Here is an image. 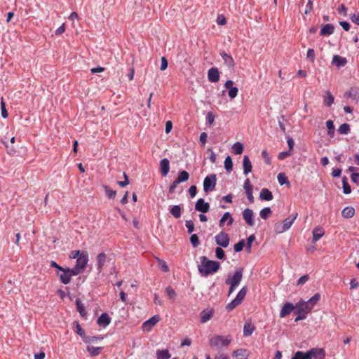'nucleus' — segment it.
<instances>
[{"instance_id":"1","label":"nucleus","mask_w":359,"mask_h":359,"mask_svg":"<svg viewBox=\"0 0 359 359\" xmlns=\"http://www.w3.org/2000/svg\"><path fill=\"white\" fill-rule=\"evenodd\" d=\"M200 262L201 264L198 265V269L202 276H208L210 274L215 273L220 267L219 262L209 260L205 256L200 257Z\"/></svg>"},{"instance_id":"2","label":"nucleus","mask_w":359,"mask_h":359,"mask_svg":"<svg viewBox=\"0 0 359 359\" xmlns=\"http://www.w3.org/2000/svg\"><path fill=\"white\" fill-rule=\"evenodd\" d=\"M298 214L296 213L292 217H288L283 222V224L276 223L274 225L275 231L277 233H282L288 230L292 225L294 220L297 219Z\"/></svg>"},{"instance_id":"3","label":"nucleus","mask_w":359,"mask_h":359,"mask_svg":"<svg viewBox=\"0 0 359 359\" xmlns=\"http://www.w3.org/2000/svg\"><path fill=\"white\" fill-rule=\"evenodd\" d=\"M231 342V339L223 336L216 335L210 339L211 346L219 348L220 346H227Z\"/></svg>"},{"instance_id":"4","label":"nucleus","mask_w":359,"mask_h":359,"mask_svg":"<svg viewBox=\"0 0 359 359\" xmlns=\"http://www.w3.org/2000/svg\"><path fill=\"white\" fill-rule=\"evenodd\" d=\"M217 182L216 175L212 174L207 176L203 182V190L205 193L212 191L215 189Z\"/></svg>"},{"instance_id":"5","label":"nucleus","mask_w":359,"mask_h":359,"mask_svg":"<svg viewBox=\"0 0 359 359\" xmlns=\"http://www.w3.org/2000/svg\"><path fill=\"white\" fill-rule=\"evenodd\" d=\"M243 278V269H240L235 271L232 277L229 276L228 278L226 279V284L227 285H233V286H238Z\"/></svg>"},{"instance_id":"6","label":"nucleus","mask_w":359,"mask_h":359,"mask_svg":"<svg viewBox=\"0 0 359 359\" xmlns=\"http://www.w3.org/2000/svg\"><path fill=\"white\" fill-rule=\"evenodd\" d=\"M294 309H296L295 313L299 315L304 313L306 316L312 310V306H309V303H304V300H300L296 304Z\"/></svg>"},{"instance_id":"7","label":"nucleus","mask_w":359,"mask_h":359,"mask_svg":"<svg viewBox=\"0 0 359 359\" xmlns=\"http://www.w3.org/2000/svg\"><path fill=\"white\" fill-rule=\"evenodd\" d=\"M160 319L161 318L158 315L152 316L151 318L143 323L142 325V330L147 332H150L156 323L160 321Z\"/></svg>"},{"instance_id":"8","label":"nucleus","mask_w":359,"mask_h":359,"mask_svg":"<svg viewBox=\"0 0 359 359\" xmlns=\"http://www.w3.org/2000/svg\"><path fill=\"white\" fill-rule=\"evenodd\" d=\"M215 242L217 245L226 248L229 244V237L226 233L221 231L215 236Z\"/></svg>"},{"instance_id":"9","label":"nucleus","mask_w":359,"mask_h":359,"mask_svg":"<svg viewBox=\"0 0 359 359\" xmlns=\"http://www.w3.org/2000/svg\"><path fill=\"white\" fill-rule=\"evenodd\" d=\"M56 274L63 284L67 285L70 283L72 277L69 273V268H62V271H57Z\"/></svg>"},{"instance_id":"10","label":"nucleus","mask_w":359,"mask_h":359,"mask_svg":"<svg viewBox=\"0 0 359 359\" xmlns=\"http://www.w3.org/2000/svg\"><path fill=\"white\" fill-rule=\"evenodd\" d=\"M88 262V254L86 251H82L81 255L77 258L76 266L84 271Z\"/></svg>"},{"instance_id":"11","label":"nucleus","mask_w":359,"mask_h":359,"mask_svg":"<svg viewBox=\"0 0 359 359\" xmlns=\"http://www.w3.org/2000/svg\"><path fill=\"white\" fill-rule=\"evenodd\" d=\"M243 217L246 224L250 226H254V213L251 209L246 208L243 212Z\"/></svg>"},{"instance_id":"12","label":"nucleus","mask_w":359,"mask_h":359,"mask_svg":"<svg viewBox=\"0 0 359 359\" xmlns=\"http://www.w3.org/2000/svg\"><path fill=\"white\" fill-rule=\"evenodd\" d=\"M243 188L249 202L251 203H254L252 185L251 184L250 180L248 178L245 180Z\"/></svg>"},{"instance_id":"13","label":"nucleus","mask_w":359,"mask_h":359,"mask_svg":"<svg viewBox=\"0 0 359 359\" xmlns=\"http://www.w3.org/2000/svg\"><path fill=\"white\" fill-rule=\"evenodd\" d=\"M195 209L197 211L205 213L209 211L210 205L208 203L205 202L203 198H199L196 203Z\"/></svg>"},{"instance_id":"14","label":"nucleus","mask_w":359,"mask_h":359,"mask_svg":"<svg viewBox=\"0 0 359 359\" xmlns=\"http://www.w3.org/2000/svg\"><path fill=\"white\" fill-rule=\"evenodd\" d=\"M208 79L211 83H217L219 80V72L217 67H212L208 72Z\"/></svg>"},{"instance_id":"15","label":"nucleus","mask_w":359,"mask_h":359,"mask_svg":"<svg viewBox=\"0 0 359 359\" xmlns=\"http://www.w3.org/2000/svg\"><path fill=\"white\" fill-rule=\"evenodd\" d=\"M312 359H325V351L321 348H313L309 351Z\"/></svg>"},{"instance_id":"16","label":"nucleus","mask_w":359,"mask_h":359,"mask_svg":"<svg viewBox=\"0 0 359 359\" xmlns=\"http://www.w3.org/2000/svg\"><path fill=\"white\" fill-rule=\"evenodd\" d=\"M223 60H224V65L229 69H233L234 68V66H235V62H234V60L233 59V57L227 54L226 53H225L224 51L220 53Z\"/></svg>"},{"instance_id":"17","label":"nucleus","mask_w":359,"mask_h":359,"mask_svg":"<svg viewBox=\"0 0 359 359\" xmlns=\"http://www.w3.org/2000/svg\"><path fill=\"white\" fill-rule=\"evenodd\" d=\"M294 306L292 303L287 302L285 303L280 312V318H285L286 316L291 313L294 310Z\"/></svg>"},{"instance_id":"18","label":"nucleus","mask_w":359,"mask_h":359,"mask_svg":"<svg viewBox=\"0 0 359 359\" xmlns=\"http://www.w3.org/2000/svg\"><path fill=\"white\" fill-rule=\"evenodd\" d=\"M111 322V318H109V315L106 313H103L101 314V316L97 319V324L103 327H107L108 325H109Z\"/></svg>"},{"instance_id":"19","label":"nucleus","mask_w":359,"mask_h":359,"mask_svg":"<svg viewBox=\"0 0 359 359\" xmlns=\"http://www.w3.org/2000/svg\"><path fill=\"white\" fill-rule=\"evenodd\" d=\"M226 221H228L227 225L231 226L233 224L234 220L230 212H225L219 220V225L220 227L224 226Z\"/></svg>"},{"instance_id":"20","label":"nucleus","mask_w":359,"mask_h":359,"mask_svg":"<svg viewBox=\"0 0 359 359\" xmlns=\"http://www.w3.org/2000/svg\"><path fill=\"white\" fill-rule=\"evenodd\" d=\"M106 259H107V256H106V254L104 252H101V253L98 254V255L97 256V257H96L97 267V270H98L99 273H100L102 271V267L105 264Z\"/></svg>"},{"instance_id":"21","label":"nucleus","mask_w":359,"mask_h":359,"mask_svg":"<svg viewBox=\"0 0 359 359\" xmlns=\"http://www.w3.org/2000/svg\"><path fill=\"white\" fill-rule=\"evenodd\" d=\"M214 315V311L212 309L210 310H204L203 311L200 316H201V322L202 323H205L209 320H210Z\"/></svg>"},{"instance_id":"22","label":"nucleus","mask_w":359,"mask_h":359,"mask_svg":"<svg viewBox=\"0 0 359 359\" xmlns=\"http://www.w3.org/2000/svg\"><path fill=\"white\" fill-rule=\"evenodd\" d=\"M161 172L163 176H166L170 170V163L167 158L160 161Z\"/></svg>"},{"instance_id":"23","label":"nucleus","mask_w":359,"mask_h":359,"mask_svg":"<svg viewBox=\"0 0 359 359\" xmlns=\"http://www.w3.org/2000/svg\"><path fill=\"white\" fill-rule=\"evenodd\" d=\"M259 198L262 201H269L273 199V194L270 190L264 188L260 191Z\"/></svg>"},{"instance_id":"24","label":"nucleus","mask_w":359,"mask_h":359,"mask_svg":"<svg viewBox=\"0 0 359 359\" xmlns=\"http://www.w3.org/2000/svg\"><path fill=\"white\" fill-rule=\"evenodd\" d=\"M255 330V327L250 322H246L243 327V335L248 337L252 334Z\"/></svg>"},{"instance_id":"25","label":"nucleus","mask_w":359,"mask_h":359,"mask_svg":"<svg viewBox=\"0 0 359 359\" xmlns=\"http://www.w3.org/2000/svg\"><path fill=\"white\" fill-rule=\"evenodd\" d=\"M355 215V209L351 206L344 208L341 212V215L344 218H352Z\"/></svg>"},{"instance_id":"26","label":"nucleus","mask_w":359,"mask_h":359,"mask_svg":"<svg viewBox=\"0 0 359 359\" xmlns=\"http://www.w3.org/2000/svg\"><path fill=\"white\" fill-rule=\"evenodd\" d=\"M243 166L244 174L247 175L252 171V163H251L250 158L248 156H244V157H243Z\"/></svg>"},{"instance_id":"27","label":"nucleus","mask_w":359,"mask_h":359,"mask_svg":"<svg viewBox=\"0 0 359 359\" xmlns=\"http://www.w3.org/2000/svg\"><path fill=\"white\" fill-rule=\"evenodd\" d=\"M334 30V27L332 24H326L320 29V35H322V36L331 35L333 34Z\"/></svg>"},{"instance_id":"28","label":"nucleus","mask_w":359,"mask_h":359,"mask_svg":"<svg viewBox=\"0 0 359 359\" xmlns=\"http://www.w3.org/2000/svg\"><path fill=\"white\" fill-rule=\"evenodd\" d=\"M346 62V59L339 55H334L332 58V63L337 67H344Z\"/></svg>"},{"instance_id":"29","label":"nucleus","mask_w":359,"mask_h":359,"mask_svg":"<svg viewBox=\"0 0 359 359\" xmlns=\"http://www.w3.org/2000/svg\"><path fill=\"white\" fill-rule=\"evenodd\" d=\"M170 212L175 218L178 219L182 215V208L179 205H173L171 207Z\"/></svg>"},{"instance_id":"30","label":"nucleus","mask_w":359,"mask_h":359,"mask_svg":"<svg viewBox=\"0 0 359 359\" xmlns=\"http://www.w3.org/2000/svg\"><path fill=\"white\" fill-rule=\"evenodd\" d=\"M325 232L321 228L316 227L313 230V241L315 243L318 241L323 235Z\"/></svg>"},{"instance_id":"31","label":"nucleus","mask_w":359,"mask_h":359,"mask_svg":"<svg viewBox=\"0 0 359 359\" xmlns=\"http://www.w3.org/2000/svg\"><path fill=\"white\" fill-rule=\"evenodd\" d=\"M334 97L330 91H326L323 99L324 104L327 107H330L334 103Z\"/></svg>"},{"instance_id":"32","label":"nucleus","mask_w":359,"mask_h":359,"mask_svg":"<svg viewBox=\"0 0 359 359\" xmlns=\"http://www.w3.org/2000/svg\"><path fill=\"white\" fill-rule=\"evenodd\" d=\"M170 356L168 349L156 351V359H169Z\"/></svg>"},{"instance_id":"33","label":"nucleus","mask_w":359,"mask_h":359,"mask_svg":"<svg viewBox=\"0 0 359 359\" xmlns=\"http://www.w3.org/2000/svg\"><path fill=\"white\" fill-rule=\"evenodd\" d=\"M76 332L83 339V341L85 343L88 342V339H87V336L86 335L85 331L78 323H76Z\"/></svg>"},{"instance_id":"34","label":"nucleus","mask_w":359,"mask_h":359,"mask_svg":"<svg viewBox=\"0 0 359 359\" xmlns=\"http://www.w3.org/2000/svg\"><path fill=\"white\" fill-rule=\"evenodd\" d=\"M102 347H95L93 346H88L87 351L92 356H97L100 354Z\"/></svg>"},{"instance_id":"35","label":"nucleus","mask_w":359,"mask_h":359,"mask_svg":"<svg viewBox=\"0 0 359 359\" xmlns=\"http://www.w3.org/2000/svg\"><path fill=\"white\" fill-rule=\"evenodd\" d=\"M248 292L247 287L244 286L241 289V290L238 292L236 297V299L238 301V303L241 304L243 300L244 299L245 297L246 296Z\"/></svg>"},{"instance_id":"36","label":"nucleus","mask_w":359,"mask_h":359,"mask_svg":"<svg viewBox=\"0 0 359 359\" xmlns=\"http://www.w3.org/2000/svg\"><path fill=\"white\" fill-rule=\"evenodd\" d=\"M189 174L185 170L180 171L177 178V182H184L189 180Z\"/></svg>"},{"instance_id":"37","label":"nucleus","mask_w":359,"mask_h":359,"mask_svg":"<svg viewBox=\"0 0 359 359\" xmlns=\"http://www.w3.org/2000/svg\"><path fill=\"white\" fill-rule=\"evenodd\" d=\"M102 188L105 191L106 196L109 198H114L116 195V191L110 189V187L107 185H102Z\"/></svg>"},{"instance_id":"38","label":"nucleus","mask_w":359,"mask_h":359,"mask_svg":"<svg viewBox=\"0 0 359 359\" xmlns=\"http://www.w3.org/2000/svg\"><path fill=\"white\" fill-rule=\"evenodd\" d=\"M342 184H343V192L345 194H349L351 192V186L348 182V179L346 176L342 178Z\"/></svg>"},{"instance_id":"39","label":"nucleus","mask_w":359,"mask_h":359,"mask_svg":"<svg viewBox=\"0 0 359 359\" xmlns=\"http://www.w3.org/2000/svg\"><path fill=\"white\" fill-rule=\"evenodd\" d=\"M233 151L235 154H241L243 151L244 147L241 142H236L232 146Z\"/></svg>"},{"instance_id":"40","label":"nucleus","mask_w":359,"mask_h":359,"mask_svg":"<svg viewBox=\"0 0 359 359\" xmlns=\"http://www.w3.org/2000/svg\"><path fill=\"white\" fill-rule=\"evenodd\" d=\"M326 126L327 128V135L332 137L334 135V122L332 120H328L326 122Z\"/></svg>"},{"instance_id":"41","label":"nucleus","mask_w":359,"mask_h":359,"mask_svg":"<svg viewBox=\"0 0 359 359\" xmlns=\"http://www.w3.org/2000/svg\"><path fill=\"white\" fill-rule=\"evenodd\" d=\"M76 305L78 311L81 314V316H85L86 315V311L84 305L81 302L79 299L76 300Z\"/></svg>"},{"instance_id":"42","label":"nucleus","mask_w":359,"mask_h":359,"mask_svg":"<svg viewBox=\"0 0 359 359\" xmlns=\"http://www.w3.org/2000/svg\"><path fill=\"white\" fill-rule=\"evenodd\" d=\"M350 125L345 123L339 126L338 132L341 135H347L350 132Z\"/></svg>"},{"instance_id":"43","label":"nucleus","mask_w":359,"mask_h":359,"mask_svg":"<svg viewBox=\"0 0 359 359\" xmlns=\"http://www.w3.org/2000/svg\"><path fill=\"white\" fill-rule=\"evenodd\" d=\"M224 168L226 170L229 172H230L233 170V162L231 158L229 156H228L225 158Z\"/></svg>"},{"instance_id":"44","label":"nucleus","mask_w":359,"mask_h":359,"mask_svg":"<svg viewBox=\"0 0 359 359\" xmlns=\"http://www.w3.org/2000/svg\"><path fill=\"white\" fill-rule=\"evenodd\" d=\"M320 298V295L318 293L315 294L311 298H310L307 302L304 301V303H309V306H313L319 301Z\"/></svg>"},{"instance_id":"45","label":"nucleus","mask_w":359,"mask_h":359,"mask_svg":"<svg viewBox=\"0 0 359 359\" xmlns=\"http://www.w3.org/2000/svg\"><path fill=\"white\" fill-rule=\"evenodd\" d=\"M271 210L270 208L269 207H266V208H263L260 212H259V215H260V217L264 219H266L271 214Z\"/></svg>"},{"instance_id":"46","label":"nucleus","mask_w":359,"mask_h":359,"mask_svg":"<svg viewBox=\"0 0 359 359\" xmlns=\"http://www.w3.org/2000/svg\"><path fill=\"white\" fill-rule=\"evenodd\" d=\"M239 304H241L240 303H238V301H237V299H233L230 303H229L226 306V309L228 311H232L233 309H234L237 306H238Z\"/></svg>"},{"instance_id":"47","label":"nucleus","mask_w":359,"mask_h":359,"mask_svg":"<svg viewBox=\"0 0 359 359\" xmlns=\"http://www.w3.org/2000/svg\"><path fill=\"white\" fill-rule=\"evenodd\" d=\"M156 260H157L158 264L161 266L163 271H164V272L169 271V267L164 260L161 259L159 258H157Z\"/></svg>"},{"instance_id":"48","label":"nucleus","mask_w":359,"mask_h":359,"mask_svg":"<svg viewBox=\"0 0 359 359\" xmlns=\"http://www.w3.org/2000/svg\"><path fill=\"white\" fill-rule=\"evenodd\" d=\"M278 181L280 185L289 184V181L284 173H279L278 175Z\"/></svg>"},{"instance_id":"49","label":"nucleus","mask_w":359,"mask_h":359,"mask_svg":"<svg viewBox=\"0 0 359 359\" xmlns=\"http://www.w3.org/2000/svg\"><path fill=\"white\" fill-rule=\"evenodd\" d=\"M83 271V270L80 269V268H79L76 266H74V267L72 269L69 268V273L71 277L77 276V275L81 273Z\"/></svg>"},{"instance_id":"50","label":"nucleus","mask_w":359,"mask_h":359,"mask_svg":"<svg viewBox=\"0 0 359 359\" xmlns=\"http://www.w3.org/2000/svg\"><path fill=\"white\" fill-rule=\"evenodd\" d=\"M83 271V270L80 269V268H79L76 266H74V267L72 269L69 268V273L71 277L77 276V275L81 273Z\"/></svg>"},{"instance_id":"51","label":"nucleus","mask_w":359,"mask_h":359,"mask_svg":"<svg viewBox=\"0 0 359 359\" xmlns=\"http://www.w3.org/2000/svg\"><path fill=\"white\" fill-rule=\"evenodd\" d=\"M165 292L172 299H175L177 296L175 291L170 286L165 288Z\"/></svg>"},{"instance_id":"52","label":"nucleus","mask_w":359,"mask_h":359,"mask_svg":"<svg viewBox=\"0 0 359 359\" xmlns=\"http://www.w3.org/2000/svg\"><path fill=\"white\" fill-rule=\"evenodd\" d=\"M1 116L3 118H7L8 117V111L6 109V104L4 101V98L1 97Z\"/></svg>"},{"instance_id":"53","label":"nucleus","mask_w":359,"mask_h":359,"mask_svg":"<svg viewBox=\"0 0 359 359\" xmlns=\"http://www.w3.org/2000/svg\"><path fill=\"white\" fill-rule=\"evenodd\" d=\"M190 242L194 248H196L199 245L198 236L196 234H192L190 237Z\"/></svg>"},{"instance_id":"54","label":"nucleus","mask_w":359,"mask_h":359,"mask_svg":"<svg viewBox=\"0 0 359 359\" xmlns=\"http://www.w3.org/2000/svg\"><path fill=\"white\" fill-rule=\"evenodd\" d=\"M255 240L254 234L250 235L247 239L246 250L250 252L252 247V243Z\"/></svg>"},{"instance_id":"55","label":"nucleus","mask_w":359,"mask_h":359,"mask_svg":"<svg viewBox=\"0 0 359 359\" xmlns=\"http://www.w3.org/2000/svg\"><path fill=\"white\" fill-rule=\"evenodd\" d=\"M315 57L316 55L314 50L312 48L309 49L306 54V58L309 59L311 62H314Z\"/></svg>"},{"instance_id":"56","label":"nucleus","mask_w":359,"mask_h":359,"mask_svg":"<svg viewBox=\"0 0 359 359\" xmlns=\"http://www.w3.org/2000/svg\"><path fill=\"white\" fill-rule=\"evenodd\" d=\"M246 353H247V350L246 349L240 348V349L234 351L233 352V355L236 356V357H237V356H248Z\"/></svg>"},{"instance_id":"57","label":"nucleus","mask_w":359,"mask_h":359,"mask_svg":"<svg viewBox=\"0 0 359 359\" xmlns=\"http://www.w3.org/2000/svg\"><path fill=\"white\" fill-rule=\"evenodd\" d=\"M215 254H216L217 258H218L219 259H222L225 256L224 251L222 250V248H219V247H217L215 249Z\"/></svg>"},{"instance_id":"58","label":"nucleus","mask_w":359,"mask_h":359,"mask_svg":"<svg viewBox=\"0 0 359 359\" xmlns=\"http://www.w3.org/2000/svg\"><path fill=\"white\" fill-rule=\"evenodd\" d=\"M238 93V89L236 87H233L232 88L229 89L228 95L231 98H235Z\"/></svg>"},{"instance_id":"59","label":"nucleus","mask_w":359,"mask_h":359,"mask_svg":"<svg viewBox=\"0 0 359 359\" xmlns=\"http://www.w3.org/2000/svg\"><path fill=\"white\" fill-rule=\"evenodd\" d=\"M262 156L264 158V162L266 164L270 165L271 163V157H270L269 153L266 150L262 151Z\"/></svg>"},{"instance_id":"60","label":"nucleus","mask_w":359,"mask_h":359,"mask_svg":"<svg viewBox=\"0 0 359 359\" xmlns=\"http://www.w3.org/2000/svg\"><path fill=\"white\" fill-rule=\"evenodd\" d=\"M244 245H245V242H244L243 240H241V241H239L238 243H236L234 245V250L236 252H239L242 251V250L243 249Z\"/></svg>"},{"instance_id":"61","label":"nucleus","mask_w":359,"mask_h":359,"mask_svg":"<svg viewBox=\"0 0 359 359\" xmlns=\"http://www.w3.org/2000/svg\"><path fill=\"white\" fill-rule=\"evenodd\" d=\"M186 227L189 233H191L194 230V224L191 220L186 221Z\"/></svg>"},{"instance_id":"62","label":"nucleus","mask_w":359,"mask_h":359,"mask_svg":"<svg viewBox=\"0 0 359 359\" xmlns=\"http://www.w3.org/2000/svg\"><path fill=\"white\" fill-rule=\"evenodd\" d=\"M207 123L209 125H212L215 121V116L212 111L208 113L206 116Z\"/></svg>"},{"instance_id":"63","label":"nucleus","mask_w":359,"mask_h":359,"mask_svg":"<svg viewBox=\"0 0 359 359\" xmlns=\"http://www.w3.org/2000/svg\"><path fill=\"white\" fill-rule=\"evenodd\" d=\"M189 194L190 195V196L191 198H194L196 196V194H197V187L195 185H192L189 187Z\"/></svg>"},{"instance_id":"64","label":"nucleus","mask_w":359,"mask_h":359,"mask_svg":"<svg viewBox=\"0 0 359 359\" xmlns=\"http://www.w3.org/2000/svg\"><path fill=\"white\" fill-rule=\"evenodd\" d=\"M350 19L355 24L359 25V13H353V15H350Z\"/></svg>"}]
</instances>
